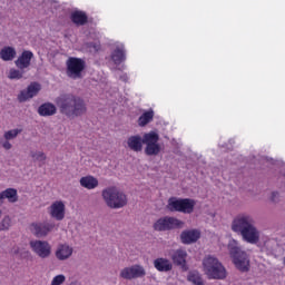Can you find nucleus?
Segmentation results:
<instances>
[{
    "instance_id": "39448f33",
    "label": "nucleus",
    "mask_w": 285,
    "mask_h": 285,
    "mask_svg": "<svg viewBox=\"0 0 285 285\" xmlns=\"http://www.w3.org/2000/svg\"><path fill=\"white\" fill-rule=\"evenodd\" d=\"M101 197L106 206L114 210H119V208H124L128 204V197L115 186L102 189Z\"/></svg>"
},
{
    "instance_id": "f257e3e1",
    "label": "nucleus",
    "mask_w": 285,
    "mask_h": 285,
    "mask_svg": "<svg viewBox=\"0 0 285 285\" xmlns=\"http://www.w3.org/2000/svg\"><path fill=\"white\" fill-rule=\"evenodd\" d=\"M232 230L242 236L247 244H258L261 232L255 225V217L250 214H240L232 223Z\"/></svg>"
},
{
    "instance_id": "2f4dec72",
    "label": "nucleus",
    "mask_w": 285,
    "mask_h": 285,
    "mask_svg": "<svg viewBox=\"0 0 285 285\" xmlns=\"http://www.w3.org/2000/svg\"><path fill=\"white\" fill-rule=\"evenodd\" d=\"M10 79H16V80H19V79H23V71H21V69H10L9 70V76H8Z\"/></svg>"
},
{
    "instance_id": "a211bd4d",
    "label": "nucleus",
    "mask_w": 285,
    "mask_h": 285,
    "mask_svg": "<svg viewBox=\"0 0 285 285\" xmlns=\"http://www.w3.org/2000/svg\"><path fill=\"white\" fill-rule=\"evenodd\" d=\"M35 58V53L30 50H24L22 53L18 57V59L14 61L17 68L19 70H26L30 68V63L32 59Z\"/></svg>"
},
{
    "instance_id": "4c0bfd02",
    "label": "nucleus",
    "mask_w": 285,
    "mask_h": 285,
    "mask_svg": "<svg viewBox=\"0 0 285 285\" xmlns=\"http://www.w3.org/2000/svg\"><path fill=\"white\" fill-rule=\"evenodd\" d=\"M94 49H95V50H99V47H98V46H94Z\"/></svg>"
},
{
    "instance_id": "2eb2a0df",
    "label": "nucleus",
    "mask_w": 285,
    "mask_h": 285,
    "mask_svg": "<svg viewBox=\"0 0 285 285\" xmlns=\"http://www.w3.org/2000/svg\"><path fill=\"white\" fill-rule=\"evenodd\" d=\"M40 90L41 85H39V82H31L27 87V89L20 91V94L18 95V101H20V104H23V101H28L29 99L37 97Z\"/></svg>"
},
{
    "instance_id": "4be33fe9",
    "label": "nucleus",
    "mask_w": 285,
    "mask_h": 285,
    "mask_svg": "<svg viewBox=\"0 0 285 285\" xmlns=\"http://www.w3.org/2000/svg\"><path fill=\"white\" fill-rule=\"evenodd\" d=\"M154 268L159 273H168L173 271V263L168 258L159 257L154 261Z\"/></svg>"
},
{
    "instance_id": "473e14b6",
    "label": "nucleus",
    "mask_w": 285,
    "mask_h": 285,
    "mask_svg": "<svg viewBox=\"0 0 285 285\" xmlns=\"http://www.w3.org/2000/svg\"><path fill=\"white\" fill-rule=\"evenodd\" d=\"M62 284H66V275L59 274V275H56V276L52 278L50 285H62Z\"/></svg>"
},
{
    "instance_id": "7c9ffc66",
    "label": "nucleus",
    "mask_w": 285,
    "mask_h": 285,
    "mask_svg": "<svg viewBox=\"0 0 285 285\" xmlns=\"http://www.w3.org/2000/svg\"><path fill=\"white\" fill-rule=\"evenodd\" d=\"M10 226H12V218L6 215L0 222V230H10Z\"/></svg>"
},
{
    "instance_id": "ddd939ff",
    "label": "nucleus",
    "mask_w": 285,
    "mask_h": 285,
    "mask_svg": "<svg viewBox=\"0 0 285 285\" xmlns=\"http://www.w3.org/2000/svg\"><path fill=\"white\" fill-rule=\"evenodd\" d=\"M21 132H23V129L19 128L4 131L3 136L0 138L1 148H3L4 150H12V145L10 144V141L17 139V137H19Z\"/></svg>"
},
{
    "instance_id": "4468645a",
    "label": "nucleus",
    "mask_w": 285,
    "mask_h": 285,
    "mask_svg": "<svg viewBox=\"0 0 285 285\" xmlns=\"http://www.w3.org/2000/svg\"><path fill=\"white\" fill-rule=\"evenodd\" d=\"M48 213L50 217L57 219V222L63 220V218L66 217V203H63L62 200L53 202L49 206Z\"/></svg>"
},
{
    "instance_id": "412c9836",
    "label": "nucleus",
    "mask_w": 285,
    "mask_h": 285,
    "mask_svg": "<svg viewBox=\"0 0 285 285\" xmlns=\"http://www.w3.org/2000/svg\"><path fill=\"white\" fill-rule=\"evenodd\" d=\"M202 237V233L198 229H187L180 234V242L183 244H195Z\"/></svg>"
},
{
    "instance_id": "b1692460",
    "label": "nucleus",
    "mask_w": 285,
    "mask_h": 285,
    "mask_svg": "<svg viewBox=\"0 0 285 285\" xmlns=\"http://www.w3.org/2000/svg\"><path fill=\"white\" fill-rule=\"evenodd\" d=\"M38 115H40V117H52V115H57V106L52 102L42 104L38 108Z\"/></svg>"
},
{
    "instance_id": "e433bc0d",
    "label": "nucleus",
    "mask_w": 285,
    "mask_h": 285,
    "mask_svg": "<svg viewBox=\"0 0 285 285\" xmlns=\"http://www.w3.org/2000/svg\"><path fill=\"white\" fill-rule=\"evenodd\" d=\"M3 216V210L0 209V219Z\"/></svg>"
},
{
    "instance_id": "c85d7f7f",
    "label": "nucleus",
    "mask_w": 285,
    "mask_h": 285,
    "mask_svg": "<svg viewBox=\"0 0 285 285\" xmlns=\"http://www.w3.org/2000/svg\"><path fill=\"white\" fill-rule=\"evenodd\" d=\"M2 194L4 195V199H8L10 204H17V202H19V195L14 188H8L3 190Z\"/></svg>"
},
{
    "instance_id": "c9c22d12",
    "label": "nucleus",
    "mask_w": 285,
    "mask_h": 285,
    "mask_svg": "<svg viewBox=\"0 0 285 285\" xmlns=\"http://www.w3.org/2000/svg\"><path fill=\"white\" fill-rule=\"evenodd\" d=\"M120 79H121V81H128V75H122V76L120 77Z\"/></svg>"
},
{
    "instance_id": "f3484780",
    "label": "nucleus",
    "mask_w": 285,
    "mask_h": 285,
    "mask_svg": "<svg viewBox=\"0 0 285 285\" xmlns=\"http://www.w3.org/2000/svg\"><path fill=\"white\" fill-rule=\"evenodd\" d=\"M126 148L132 150V153H141L144 150V136H129L126 140Z\"/></svg>"
},
{
    "instance_id": "cd10ccee",
    "label": "nucleus",
    "mask_w": 285,
    "mask_h": 285,
    "mask_svg": "<svg viewBox=\"0 0 285 285\" xmlns=\"http://www.w3.org/2000/svg\"><path fill=\"white\" fill-rule=\"evenodd\" d=\"M155 117V111L149 110V111H145L139 118H138V126H140L141 128H144V126H148V124L151 122V120Z\"/></svg>"
},
{
    "instance_id": "aec40b11",
    "label": "nucleus",
    "mask_w": 285,
    "mask_h": 285,
    "mask_svg": "<svg viewBox=\"0 0 285 285\" xmlns=\"http://www.w3.org/2000/svg\"><path fill=\"white\" fill-rule=\"evenodd\" d=\"M111 61L115 66H121L126 61V48L124 43H117L116 48L111 52Z\"/></svg>"
},
{
    "instance_id": "72a5a7b5",
    "label": "nucleus",
    "mask_w": 285,
    "mask_h": 285,
    "mask_svg": "<svg viewBox=\"0 0 285 285\" xmlns=\"http://www.w3.org/2000/svg\"><path fill=\"white\" fill-rule=\"evenodd\" d=\"M269 200L272 202V204H279V202H281L279 193L272 191V194L269 196Z\"/></svg>"
},
{
    "instance_id": "393cba45",
    "label": "nucleus",
    "mask_w": 285,
    "mask_h": 285,
    "mask_svg": "<svg viewBox=\"0 0 285 285\" xmlns=\"http://www.w3.org/2000/svg\"><path fill=\"white\" fill-rule=\"evenodd\" d=\"M17 57V50L14 47H4L0 50V59L2 61H12Z\"/></svg>"
},
{
    "instance_id": "f704fd0d",
    "label": "nucleus",
    "mask_w": 285,
    "mask_h": 285,
    "mask_svg": "<svg viewBox=\"0 0 285 285\" xmlns=\"http://www.w3.org/2000/svg\"><path fill=\"white\" fill-rule=\"evenodd\" d=\"M6 200V196L3 191L0 193V206H3V202Z\"/></svg>"
},
{
    "instance_id": "5701e85b",
    "label": "nucleus",
    "mask_w": 285,
    "mask_h": 285,
    "mask_svg": "<svg viewBox=\"0 0 285 285\" xmlns=\"http://www.w3.org/2000/svg\"><path fill=\"white\" fill-rule=\"evenodd\" d=\"M79 184L82 188H86L87 190H95V188L99 186V179H97L95 176L88 175L81 177Z\"/></svg>"
},
{
    "instance_id": "c756f323",
    "label": "nucleus",
    "mask_w": 285,
    "mask_h": 285,
    "mask_svg": "<svg viewBox=\"0 0 285 285\" xmlns=\"http://www.w3.org/2000/svg\"><path fill=\"white\" fill-rule=\"evenodd\" d=\"M30 157L33 159V161H46V159H48V156H46V153L41 150H31Z\"/></svg>"
},
{
    "instance_id": "9d476101",
    "label": "nucleus",
    "mask_w": 285,
    "mask_h": 285,
    "mask_svg": "<svg viewBox=\"0 0 285 285\" xmlns=\"http://www.w3.org/2000/svg\"><path fill=\"white\" fill-rule=\"evenodd\" d=\"M86 68V61L80 58H69L67 60V75L70 79H81V72Z\"/></svg>"
},
{
    "instance_id": "f03ea898",
    "label": "nucleus",
    "mask_w": 285,
    "mask_h": 285,
    "mask_svg": "<svg viewBox=\"0 0 285 285\" xmlns=\"http://www.w3.org/2000/svg\"><path fill=\"white\" fill-rule=\"evenodd\" d=\"M56 105L61 115H65L68 119H77V117H83L88 112L86 101L72 94L60 95L56 98Z\"/></svg>"
},
{
    "instance_id": "7ed1b4c3",
    "label": "nucleus",
    "mask_w": 285,
    "mask_h": 285,
    "mask_svg": "<svg viewBox=\"0 0 285 285\" xmlns=\"http://www.w3.org/2000/svg\"><path fill=\"white\" fill-rule=\"evenodd\" d=\"M227 248L235 267L242 273H248L250 271V256H248V253L243 250L235 239H229Z\"/></svg>"
},
{
    "instance_id": "9b49d317",
    "label": "nucleus",
    "mask_w": 285,
    "mask_h": 285,
    "mask_svg": "<svg viewBox=\"0 0 285 285\" xmlns=\"http://www.w3.org/2000/svg\"><path fill=\"white\" fill-rule=\"evenodd\" d=\"M119 277L121 279H140L141 277H146V268L139 264H135L128 267H124L120 271Z\"/></svg>"
},
{
    "instance_id": "bb28decb",
    "label": "nucleus",
    "mask_w": 285,
    "mask_h": 285,
    "mask_svg": "<svg viewBox=\"0 0 285 285\" xmlns=\"http://www.w3.org/2000/svg\"><path fill=\"white\" fill-rule=\"evenodd\" d=\"M187 282L193 285H206L204 284V278H202V274L197 271H191L187 275Z\"/></svg>"
},
{
    "instance_id": "6e6552de",
    "label": "nucleus",
    "mask_w": 285,
    "mask_h": 285,
    "mask_svg": "<svg viewBox=\"0 0 285 285\" xmlns=\"http://www.w3.org/2000/svg\"><path fill=\"white\" fill-rule=\"evenodd\" d=\"M29 246L32 253H35L37 257H40V259H48V257L52 255V245H50L48 240H30Z\"/></svg>"
},
{
    "instance_id": "423d86ee",
    "label": "nucleus",
    "mask_w": 285,
    "mask_h": 285,
    "mask_svg": "<svg viewBox=\"0 0 285 285\" xmlns=\"http://www.w3.org/2000/svg\"><path fill=\"white\" fill-rule=\"evenodd\" d=\"M195 200L190 198H175L168 199L167 209L170 213H184L185 215H190L195 210Z\"/></svg>"
},
{
    "instance_id": "0eeeda50",
    "label": "nucleus",
    "mask_w": 285,
    "mask_h": 285,
    "mask_svg": "<svg viewBox=\"0 0 285 285\" xmlns=\"http://www.w3.org/2000/svg\"><path fill=\"white\" fill-rule=\"evenodd\" d=\"M145 155L148 157L157 156L161 153V145H159V134L157 131H149L144 134Z\"/></svg>"
},
{
    "instance_id": "f8f14e48",
    "label": "nucleus",
    "mask_w": 285,
    "mask_h": 285,
    "mask_svg": "<svg viewBox=\"0 0 285 285\" xmlns=\"http://www.w3.org/2000/svg\"><path fill=\"white\" fill-rule=\"evenodd\" d=\"M56 226L55 222L33 223L30 225V230L36 237H48Z\"/></svg>"
},
{
    "instance_id": "20e7f679",
    "label": "nucleus",
    "mask_w": 285,
    "mask_h": 285,
    "mask_svg": "<svg viewBox=\"0 0 285 285\" xmlns=\"http://www.w3.org/2000/svg\"><path fill=\"white\" fill-rule=\"evenodd\" d=\"M203 273L208 279H226V267L214 255H207L203 258Z\"/></svg>"
},
{
    "instance_id": "a878e982",
    "label": "nucleus",
    "mask_w": 285,
    "mask_h": 285,
    "mask_svg": "<svg viewBox=\"0 0 285 285\" xmlns=\"http://www.w3.org/2000/svg\"><path fill=\"white\" fill-rule=\"evenodd\" d=\"M71 21L76 23V26H85L88 22V16L82 11H75L71 13Z\"/></svg>"
},
{
    "instance_id": "6ab92c4d",
    "label": "nucleus",
    "mask_w": 285,
    "mask_h": 285,
    "mask_svg": "<svg viewBox=\"0 0 285 285\" xmlns=\"http://www.w3.org/2000/svg\"><path fill=\"white\" fill-rule=\"evenodd\" d=\"M187 257H188V253L186 252V249H176L171 254L173 263L176 266H180L183 271H188V265L186 264Z\"/></svg>"
},
{
    "instance_id": "dca6fc26",
    "label": "nucleus",
    "mask_w": 285,
    "mask_h": 285,
    "mask_svg": "<svg viewBox=\"0 0 285 285\" xmlns=\"http://www.w3.org/2000/svg\"><path fill=\"white\" fill-rule=\"evenodd\" d=\"M75 248L67 243L59 244L56 248L55 255L58 262H66L72 257Z\"/></svg>"
},
{
    "instance_id": "1a4fd4ad",
    "label": "nucleus",
    "mask_w": 285,
    "mask_h": 285,
    "mask_svg": "<svg viewBox=\"0 0 285 285\" xmlns=\"http://www.w3.org/2000/svg\"><path fill=\"white\" fill-rule=\"evenodd\" d=\"M184 226V222L175 218V217H163L159 218L154 223V230H157L158 233L165 232V230H173L175 228H181Z\"/></svg>"
}]
</instances>
